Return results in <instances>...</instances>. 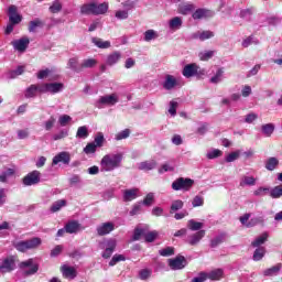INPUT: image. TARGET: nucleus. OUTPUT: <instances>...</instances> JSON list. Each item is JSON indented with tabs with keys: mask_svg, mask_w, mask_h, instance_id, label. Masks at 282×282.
Instances as JSON below:
<instances>
[{
	"mask_svg": "<svg viewBox=\"0 0 282 282\" xmlns=\"http://www.w3.org/2000/svg\"><path fill=\"white\" fill-rule=\"evenodd\" d=\"M122 153H110L106 154L100 162L102 172L116 171L122 166Z\"/></svg>",
	"mask_w": 282,
	"mask_h": 282,
	"instance_id": "f257e3e1",
	"label": "nucleus"
},
{
	"mask_svg": "<svg viewBox=\"0 0 282 282\" xmlns=\"http://www.w3.org/2000/svg\"><path fill=\"white\" fill-rule=\"evenodd\" d=\"M43 243V240L39 237L31 238L29 240H20L13 242V247L18 252H28V250H36Z\"/></svg>",
	"mask_w": 282,
	"mask_h": 282,
	"instance_id": "f03ea898",
	"label": "nucleus"
},
{
	"mask_svg": "<svg viewBox=\"0 0 282 282\" xmlns=\"http://www.w3.org/2000/svg\"><path fill=\"white\" fill-rule=\"evenodd\" d=\"M118 102H120V96L112 93L110 95L99 97V99L95 102V107H97V109H102L105 107H113L115 105H118Z\"/></svg>",
	"mask_w": 282,
	"mask_h": 282,
	"instance_id": "7ed1b4c3",
	"label": "nucleus"
},
{
	"mask_svg": "<svg viewBox=\"0 0 282 282\" xmlns=\"http://www.w3.org/2000/svg\"><path fill=\"white\" fill-rule=\"evenodd\" d=\"M195 181L193 178L178 177L172 183L173 191L188 192L193 188Z\"/></svg>",
	"mask_w": 282,
	"mask_h": 282,
	"instance_id": "20e7f679",
	"label": "nucleus"
},
{
	"mask_svg": "<svg viewBox=\"0 0 282 282\" xmlns=\"http://www.w3.org/2000/svg\"><path fill=\"white\" fill-rule=\"evenodd\" d=\"M63 89H65L63 83H46L40 85V94H59Z\"/></svg>",
	"mask_w": 282,
	"mask_h": 282,
	"instance_id": "39448f33",
	"label": "nucleus"
},
{
	"mask_svg": "<svg viewBox=\"0 0 282 282\" xmlns=\"http://www.w3.org/2000/svg\"><path fill=\"white\" fill-rule=\"evenodd\" d=\"M9 23L19 25L23 21V17L19 14L17 6L11 4L8 9Z\"/></svg>",
	"mask_w": 282,
	"mask_h": 282,
	"instance_id": "423d86ee",
	"label": "nucleus"
},
{
	"mask_svg": "<svg viewBox=\"0 0 282 282\" xmlns=\"http://www.w3.org/2000/svg\"><path fill=\"white\" fill-rule=\"evenodd\" d=\"M22 182L24 186H34L35 184H39V182H41V172L36 170L30 172L26 176L23 177Z\"/></svg>",
	"mask_w": 282,
	"mask_h": 282,
	"instance_id": "0eeeda50",
	"label": "nucleus"
},
{
	"mask_svg": "<svg viewBox=\"0 0 282 282\" xmlns=\"http://www.w3.org/2000/svg\"><path fill=\"white\" fill-rule=\"evenodd\" d=\"M69 162H72V154H69V152L67 151H63L57 153L52 161V165L56 166V164H64V165H68Z\"/></svg>",
	"mask_w": 282,
	"mask_h": 282,
	"instance_id": "6e6552de",
	"label": "nucleus"
},
{
	"mask_svg": "<svg viewBox=\"0 0 282 282\" xmlns=\"http://www.w3.org/2000/svg\"><path fill=\"white\" fill-rule=\"evenodd\" d=\"M20 268L22 270H25V268H29V270L24 271L26 276H30V274H36V272H39V264H34L33 259H29L26 261L21 262Z\"/></svg>",
	"mask_w": 282,
	"mask_h": 282,
	"instance_id": "1a4fd4ad",
	"label": "nucleus"
},
{
	"mask_svg": "<svg viewBox=\"0 0 282 282\" xmlns=\"http://www.w3.org/2000/svg\"><path fill=\"white\" fill-rule=\"evenodd\" d=\"M17 268V263L14 262V257H8L2 261V264L0 265V272L2 274H6L8 272H12Z\"/></svg>",
	"mask_w": 282,
	"mask_h": 282,
	"instance_id": "9d476101",
	"label": "nucleus"
},
{
	"mask_svg": "<svg viewBox=\"0 0 282 282\" xmlns=\"http://www.w3.org/2000/svg\"><path fill=\"white\" fill-rule=\"evenodd\" d=\"M169 265L171 270H184V268H186V258L178 256L175 259H170Z\"/></svg>",
	"mask_w": 282,
	"mask_h": 282,
	"instance_id": "9b49d317",
	"label": "nucleus"
},
{
	"mask_svg": "<svg viewBox=\"0 0 282 282\" xmlns=\"http://www.w3.org/2000/svg\"><path fill=\"white\" fill-rule=\"evenodd\" d=\"M212 17H215V12L208 9H197L192 14V18L194 19V21H199L202 19H210Z\"/></svg>",
	"mask_w": 282,
	"mask_h": 282,
	"instance_id": "f8f14e48",
	"label": "nucleus"
},
{
	"mask_svg": "<svg viewBox=\"0 0 282 282\" xmlns=\"http://www.w3.org/2000/svg\"><path fill=\"white\" fill-rule=\"evenodd\" d=\"M203 237H206V230H199L195 234H192L187 237L186 242L189 246H198L199 241H202Z\"/></svg>",
	"mask_w": 282,
	"mask_h": 282,
	"instance_id": "ddd939ff",
	"label": "nucleus"
},
{
	"mask_svg": "<svg viewBox=\"0 0 282 282\" xmlns=\"http://www.w3.org/2000/svg\"><path fill=\"white\" fill-rule=\"evenodd\" d=\"M116 229V225L113 223H104L97 227V235L99 237H105V235H109V232H113Z\"/></svg>",
	"mask_w": 282,
	"mask_h": 282,
	"instance_id": "4468645a",
	"label": "nucleus"
},
{
	"mask_svg": "<svg viewBox=\"0 0 282 282\" xmlns=\"http://www.w3.org/2000/svg\"><path fill=\"white\" fill-rule=\"evenodd\" d=\"M93 3H94V15L95 17H98L100 14H107V12L109 11L108 2L98 3L96 1H93Z\"/></svg>",
	"mask_w": 282,
	"mask_h": 282,
	"instance_id": "2eb2a0df",
	"label": "nucleus"
},
{
	"mask_svg": "<svg viewBox=\"0 0 282 282\" xmlns=\"http://www.w3.org/2000/svg\"><path fill=\"white\" fill-rule=\"evenodd\" d=\"M12 45L18 52H25V50H28V45H30V39L22 37L20 40H15L12 42Z\"/></svg>",
	"mask_w": 282,
	"mask_h": 282,
	"instance_id": "dca6fc26",
	"label": "nucleus"
},
{
	"mask_svg": "<svg viewBox=\"0 0 282 282\" xmlns=\"http://www.w3.org/2000/svg\"><path fill=\"white\" fill-rule=\"evenodd\" d=\"M120 58H122V53L116 51L110 53L107 58H106V65H108L109 67H113V65H116Z\"/></svg>",
	"mask_w": 282,
	"mask_h": 282,
	"instance_id": "f3484780",
	"label": "nucleus"
},
{
	"mask_svg": "<svg viewBox=\"0 0 282 282\" xmlns=\"http://www.w3.org/2000/svg\"><path fill=\"white\" fill-rule=\"evenodd\" d=\"M177 87V79L173 75H166L165 80L163 83V89L171 91V89H175Z\"/></svg>",
	"mask_w": 282,
	"mask_h": 282,
	"instance_id": "a211bd4d",
	"label": "nucleus"
},
{
	"mask_svg": "<svg viewBox=\"0 0 282 282\" xmlns=\"http://www.w3.org/2000/svg\"><path fill=\"white\" fill-rule=\"evenodd\" d=\"M197 69H199L197 64H187L183 68V76H185V78H193V76H195V74H197Z\"/></svg>",
	"mask_w": 282,
	"mask_h": 282,
	"instance_id": "6ab92c4d",
	"label": "nucleus"
},
{
	"mask_svg": "<svg viewBox=\"0 0 282 282\" xmlns=\"http://www.w3.org/2000/svg\"><path fill=\"white\" fill-rule=\"evenodd\" d=\"M215 36V33L213 31H203V32H196L191 35V39H199V41H208V39H213Z\"/></svg>",
	"mask_w": 282,
	"mask_h": 282,
	"instance_id": "aec40b11",
	"label": "nucleus"
},
{
	"mask_svg": "<svg viewBox=\"0 0 282 282\" xmlns=\"http://www.w3.org/2000/svg\"><path fill=\"white\" fill-rule=\"evenodd\" d=\"M155 166H158V162L155 160H150L139 163L138 169L139 171H153Z\"/></svg>",
	"mask_w": 282,
	"mask_h": 282,
	"instance_id": "412c9836",
	"label": "nucleus"
},
{
	"mask_svg": "<svg viewBox=\"0 0 282 282\" xmlns=\"http://www.w3.org/2000/svg\"><path fill=\"white\" fill-rule=\"evenodd\" d=\"M138 188L123 191V202H133V199H138Z\"/></svg>",
	"mask_w": 282,
	"mask_h": 282,
	"instance_id": "4be33fe9",
	"label": "nucleus"
},
{
	"mask_svg": "<svg viewBox=\"0 0 282 282\" xmlns=\"http://www.w3.org/2000/svg\"><path fill=\"white\" fill-rule=\"evenodd\" d=\"M62 273L66 279H76L77 276L76 269L65 264L62 267Z\"/></svg>",
	"mask_w": 282,
	"mask_h": 282,
	"instance_id": "5701e85b",
	"label": "nucleus"
},
{
	"mask_svg": "<svg viewBox=\"0 0 282 282\" xmlns=\"http://www.w3.org/2000/svg\"><path fill=\"white\" fill-rule=\"evenodd\" d=\"M97 65H98V61L96 58H86V59H83V62L80 63V69L82 72L84 69H91Z\"/></svg>",
	"mask_w": 282,
	"mask_h": 282,
	"instance_id": "b1692460",
	"label": "nucleus"
},
{
	"mask_svg": "<svg viewBox=\"0 0 282 282\" xmlns=\"http://www.w3.org/2000/svg\"><path fill=\"white\" fill-rule=\"evenodd\" d=\"M65 230L68 232V235H75L78 232V230H80V224L77 221H69L65 225Z\"/></svg>",
	"mask_w": 282,
	"mask_h": 282,
	"instance_id": "393cba45",
	"label": "nucleus"
},
{
	"mask_svg": "<svg viewBox=\"0 0 282 282\" xmlns=\"http://www.w3.org/2000/svg\"><path fill=\"white\" fill-rule=\"evenodd\" d=\"M36 91L41 94V85H31L29 88L25 90V98H34L36 96Z\"/></svg>",
	"mask_w": 282,
	"mask_h": 282,
	"instance_id": "a878e982",
	"label": "nucleus"
},
{
	"mask_svg": "<svg viewBox=\"0 0 282 282\" xmlns=\"http://www.w3.org/2000/svg\"><path fill=\"white\" fill-rule=\"evenodd\" d=\"M91 41H93L94 45L99 47V50H109V47H111V42H109V41H102L99 37H93Z\"/></svg>",
	"mask_w": 282,
	"mask_h": 282,
	"instance_id": "bb28decb",
	"label": "nucleus"
},
{
	"mask_svg": "<svg viewBox=\"0 0 282 282\" xmlns=\"http://www.w3.org/2000/svg\"><path fill=\"white\" fill-rule=\"evenodd\" d=\"M265 224V217L263 216H256L250 219V221L247 224V228H254V226H263Z\"/></svg>",
	"mask_w": 282,
	"mask_h": 282,
	"instance_id": "cd10ccee",
	"label": "nucleus"
},
{
	"mask_svg": "<svg viewBox=\"0 0 282 282\" xmlns=\"http://www.w3.org/2000/svg\"><path fill=\"white\" fill-rule=\"evenodd\" d=\"M224 276V270L216 269L207 273V279L210 281H219Z\"/></svg>",
	"mask_w": 282,
	"mask_h": 282,
	"instance_id": "c85d7f7f",
	"label": "nucleus"
},
{
	"mask_svg": "<svg viewBox=\"0 0 282 282\" xmlns=\"http://www.w3.org/2000/svg\"><path fill=\"white\" fill-rule=\"evenodd\" d=\"M143 40L147 43H150V41H155V39H158L160 34H158V31L150 29L143 33Z\"/></svg>",
	"mask_w": 282,
	"mask_h": 282,
	"instance_id": "c756f323",
	"label": "nucleus"
},
{
	"mask_svg": "<svg viewBox=\"0 0 282 282\" xmlns=\"http://www.w3.org/2000/svg\"><path fill=\"white\" fill-rule=\"evenodd\" d=\"M67 68L76 73L82 72L80 65L78 66V57L69 58L67 63Z\"/></svg>",
	"mask_w": 282,
	"mask_h": 282,
	"instance_id": "7c9ffc66",
	"label": "nucleus"
},
{
	"mask_svg": "<svg viewBox=\"0 0 282 282\" xmlns=\"http://www.w3.org/2000/svg\"><path fill=\"white\" fill-rule=\"evenodd\" d=\"M257 178L254 176H242L240 180V186H256Z\"/></svg>",
	"mask_w": 282,
	"mask_h": 282,
	"instance_id": "2f4dec72",
	"label": "nucleus"
},
{
	"mask_svg": "<svg viewBox=\"0 0 282 282\" xmlns=\"http://www.w3.org/2000/svg\"><path fill=\"white\" fill-rule=\"evenodd\" d=\"M279 166V159L271 156L265 161L267 171H274Z\"/></svg>",
	"mask_w": 282,
	"mask_h": 282,
	"instance_id": "473e14b6",
	"label": "nucleus"
},
{
	"mask_svg": "<svg viewBox=\"0 0 282 282\" xmlns=\"http://www.w3.org/2000/svg\"><path fill=\"white\" fill-rule=\"evenodd\" d=\"M280 271H281V263H279L272 268L265 269L263 271V275L264 276H276V274H279Z\"/></svg>",
	"mask_w": 282,
	"mask_h": 282,
	"instance_id": "72a5a7b5",
	"label": "nucleus"
},
{
	"mask_svg": "<svg viewBox=\"0 0 282 282\" xmlns=\"http://www.w3.org/2000/svg\"><path fill=\"white\" fill-rule=\"evenodd\" d=\"M226 241V234H220L210 240V248H217V246H221Z\"/></svg>",
	"mask_w": 282,
	"mask_h": 282,
	"instance_id": "f704fd0d",
	"label": "nucleus"
},
{
	"mask_svg": "<svg viewBox=\"0 0 282 282\" xmlns=\"http://www.w3.org/2000/svg\"><path fill=\"white\" fill-rule=\"evenodd\" d=\"M187 228L193 231H199L204 228V223L196 221L195 219H191L187 223Z\"/></svg>",
	"mask_w": 282,
	"mask_h": 282,
	"instance_id": "c9c22d12",
	"label": "nucleus"
},
{
	"mask_svg": "<svg viewBox=\"0 0 282 282\" xmlns=\"http://www.w3.org/2000/svg\"><path fill=\"white\" fill-rule=\"evenodd\" d=\"M265 241H268V232H263L261 236L256 238V240L251 242V246L253 248H259V246H263Z\"/></svg>",
	"mask_w": 282,
	"mask_h": 282,
	"instance_id": "e433bc0d",
	"label": "nucleus"
},
{
	"mask_svg": "<svg viewBox=\"0 0 282 282\" xmlns=\"http://www.w3.org/2000/svg\"><path fill=\"white\" fill-rule=\"evenodd\" d=\"M182 208H184L183 200L181 199L173 200L170 207V214L173 215V213H177V210H182Z\"/></svg>",
	"mask_w": 282,
	"mask_h": 282,
	"instance_id": "4c0bfd02",
	"label": "nucleus"
},
{
	"mask_svg": "<svg viewBox=\"0 0 282 282\" xmlns=\"http://www.w3.org/2000/svg\"><path fill=\"white\" fill-rule=\"evenodd\" d=\"M64 206H67V200L59 199L52 204L51 206V213H58Z\"/></svg>",
	"mask_w": 282,
	"mask_h": 282,
	"instance_id": "58836bf2",
	"label": "nucleus"
},
{
	"mask_svg": "<svg viewBox=\"0 0 282 282\" xmlns=\"http://www.w3.org/2000/svg\"><path fill=\"white\" fill-rule=\"evenodd\" d=\"M193 10H195V4H192V3L182 4L178 8L180 14H184V15L191 14V12H193Z\"/></svg>",
	"mask_w": 282,
	"mask_h": 282,
	"instance_id": "ea45409f",
	"label": "nucleus"
},
{
	"mask_svg": "<svg viewBox=\"0 0 282 282\" xmlns=\"http://www.w3.org/2000/svg\"><path fill=\"white\" fill-rule=\"evenodd\" d=\"M170 30H180L182 28V18L175 17L169 22Z\"/></svg>",
	"mask_w": 282,
	"mask_h": 282,
	"instance_id": "a19ab883",
	"label": "nucleus"
},
{
	"mask_svg": "<svg viewBox=\"0 0 282 282\" xmlns=\"http://www.w3.org/2000/svg\"><path fill=\"white\" fill-rule=\"evenodd\" d=\"M263 135L270 138L272 133H274V124L273 123H265L261 127Z\"/></svg>",
	"mask_w": 282,
	"mask_h": 282,
	"instance_id": "79ce46f5",
	"label": "nucleus"
},
{
	"mask_svg": "<svg viewBox=\"0 0 282 282\" xmlns=\"http://www.w3.org/2000/svg\"><path fill=\"white\" fill-rule=\"evenodd\" d=\"M12 175H14V169H7L0 174V182L6 184V182H8V177H12Z\"/></svg>",
	"mask_w": 282,
	"mask_h": 282,
	"instance_id": "37998d69",
	"label": "nucleus"
},
{
	"mask_svg": "<svg viewBox=\"0 0 282 282\" xmlns=\"http://www.w3.org/2000/svg\"><path fill=\"white\" fill-rule=\"evenodd\" d=\"M50 12H52V14H58V12H61V10H63V4L61 3L59 0H55L53 1L52 6L48 8Z\"/></svg>",
	"mask_w": 282,
	"mask_h": 282,
	"instance_id": "c03bdc74",
	"label": "nucleus"
},
{
	"mask_svg": "<svg viewBox=\"0 0 282 282\" xmlns=\"http://www.w3.org/2000/svg\"><path fill=\"white\" fill-rule=\"evenodd\" d=\"M80 14H94V1L80 7Z\"/></svg>",
	"mask_w": 282,
	"mask_h": 282,
	"instance_id": "a18cd8bd",
	"label": "nucleus"
},
{
	"mask_svg": "<svg viewBox=\"0 0 282 282\" xmlns=\"http://www.w3.org/2000/svg\"><path fill=\"white\" fill-rule=\"evenodd\" d=\"M265 257V248L258 247L253 252V261H261Z\"/></svg>",
	"mask_w": 282,
	"mask_h": 282,
	"instance_id": "49530a36",
	"label": "nucleus"
},
{
	"mask_svg": "<svg viewBox=\"0 0 282 282\" xmlns=\"http://www.w3.org/2000/svg\"><path fill=\"white\" fill-rule=\"evenodd\" d=\"M224 155V152L219 149H214L207 152L206 158L207 160H215L217 158H221Z\"/></svg>",
	"mask_w": 282,
	"mask_h": 282,
	"instance_id": "de8ad7c7",
	"label": "nucleus"
},
{
	"mask_svg": "<svg viewBox=\"0 0 282 282\" xmlns=\"http://www.w3.org/2000/svg\"><path fill=\"white\" fill-rule=\"evenodd\" d=\"M221 78H224V68H218L215 76L210 78V83L217 85L218 83H221Z\"/></svg>",
	"mask_w": 282,
	"mask_h": 282,
	"instance_id": "09e8293b",
	"label": "nucleus"
},
{
	"mask_svg": "<svg viewBox=\"0 0 282 282\" xmlns=\"http://www.w3.org/2000/svg\"><path fill=\"white\" fill-rule=\"evenodd\" d=\"M270 197H272V199H279V197H282V185L273 187L270 191Z\"/></svg>",
	"mask_w": 282,
	"mask_h": 282,
	"instance_id": "8fccbe9b",
	"label": "nucleus"
},
{
	"mask_svg": "<svg viewBox=\"0 0 282 282\" xmlns=\"http://www.w3.org/2000/svg\"><path fill=\"white\" fill-rule=\"evenodd\" d=\"M41 19H35L29 23V32H36V28H43Z\"/></svg>",
	"mask_w": 282,
	"mask_h": 282,
	"instance_id": "3c124183",
	"label": "nucleus"
},
{
	"mask_svg": "<svg viewBox=\"0 0 282 282\" xmlns=\"http://www.w3.org/2000/svg\"><path fill=\"white\" fill-rule=\"evenodd\" d=\"M130 135H131V130L124 129V130L118 132V133L115 135V140H117V141L127 140V138H129Z\"/></svg>",
	"mask_w": 282,
	"mask_h": 282,
	"instance_id": "603ef678",
	"label": "nucleus"
},
{
	"mask_svg": "<svg viewBox=\"0 0 282 282\" xmlns=\"http://www.w3.org/2000/svg\"><path fill=\"white\" fill-rule=\"evenodd\" d=\"M215 56V51H205L198 54L200 61H210Z\"/></svg>",
	"mask_w": 282,
	"mask_h": 282,
	"instance_id": "864d4df0",
	"label": "nucleus"
},
{
	"mask_svg": "<svg viewBox=\"0 0 282 282\" xmlns=\"http://www.w3.org/2000/svg\"><path fill=\"white\" fill-rule=\"evenodd\" d=\"M154 202H155V195H154L153 193H149V194L144 197L142 204H143V206H153V203H154Z\"/></svg>",
	"mask_w": 282,
	"mask_h": 282,
	"instance_id": "5fc2aeb1",
	"label": "nucleus"
},
{
	"mask_svg": "<svg viewBox=\"0 0 282 282\" xmlns=\"http://www.w3.org/2000/svg\"><path fill=\"white\" fill-rule=\"evenodd\" d=\"M270 188L268 187H259L256 191H253V195L256 197H264V195H268L270 193Z\"/></svg>",
	"mask_w": 282,
	"mask_h": 282,
	"instance_id": "6e6d98bb",
	"label": "nucleus"
},
{
	"mask_svg": "<svg viewBox=\"0 0 282 282\" xmlns=\"http://www.w3.org/2000/svg\"><path fill=\"white\" fill-rule=\"evenodd\" d=\"M89 135V131L87 130V127L82 126L77 129L76 138L85 139Z\"/></svg>",
	"mask_w": 282,
	"mask_h": 282,
	"instance_id": "4d7b16f0",
	"label": "nucleus"
},
{
	"mask_svg": "<svg viewBox=\"0 0 282 282\" xmlns=\"http://www.w3.org/2000/svg\"><path fill=\"white\" fill-rule=\"evenodd\" d=\"M241 155L240 151L231 152L225 158V162H235L236 160H239V156Z\"/></svg>",
	"mask_w": 282,
	"mask_h": 282,
	"instance_id": "13d9d810",
	"label": "nucleus"
},
{
	"mask_svg": "<svg viewBox=\"0 0 282 282\" xmlns=\"http://www.w3.org/2000/svg\"><path fill=\"white\" fill-rule=\"evenodd\" d=\"M154 239H158V231H150V232H147L144 234V240L148 242V243H153V240Z\"/></svg>",
	"mask_w": 282,
	"mask_h": 282,
	"instance_id": "bf43d9fd",
	"label": "nucleus"
},
{
	"mask_svg": "<svg viewBox=\"0 0 282 282\" xmlns=\"http://www.w3.org/2000/svg\"><path fill=\"white\" fill-rule=\"evenodd\" d=\"M159 254H161V257H172V254H175V249H173V247H166L165 249H161Z\"/></svg>",
	"mask_w": 282,
	"mask_h": 282,
	"instance_id": "052dcab7",
	"label": "nucleus"
},
{
	"mask_svg": "<svg viewBox=\"0 0 282 282\" xmlns=\"http://www.w3.org/2000/svg\"><path fill=\"white\" fill-rule=\"evenodd\" d=\"M116 19L120 21H124V19H129V11L128 10H118L115 13Z\"/></svg>",
	"mask_w": 282,
	"mask_h": 282,
	"instance_id": "680f3d73",
	"label": "nucleus"
},
{
	"mask_svg": "<svg viewBox=\"0 0 282 282\" xmlns=\"http://www.w3.org/2000/svg\"><path fill=\"white\" fill-rule=\"evenodd\" d=\"M152 274L151 269H142L139 272V278L141 279V281H147V279H150Z\"/></svg>",
	"mask_w": 282,
	"mask_h": 282,
	"instance_id": "e2e57ef3",
	"label": "nucleus"
},
{
	"mask_svg": "<svg viewBox=\"0 0 282 282\" xmlns=\"http://www.w3.org/2000/svg\"><path fill=\"white\" fill-rule=\"evenodd\" d=\"M135 1L133 0H126L121 3L122 8L129 12V10H133L135 8Z\"/></svg>",
	"mask_w": 282,
	"mask_h": 282,
	"instance_id": "0e129e2a",
	"label": "nucleus"
},
{
	"mask_svg": "<svg viewBox=\"0 0 282 282\" xmlns=\"http://www.w3.org/2000/svg\"><path fill=\"white\" fill-rule=\"evenodd\" d=\"M23 72H25V68L23 66H19L17 69L11 70L9 73V77L17 78V76H21V74H23Z\"/></svg>",
	"mask_w": 282,
	"mask_h": 282,
	"instance_id": "69168bd1",
	"label": "nucleus"
},
{
	"mask_svg": "<svg viewBox=\"0 0 282 282\" xmlns=\"http://www.w3.org/2000/svg\"><path fill=\"white\" fill-rule=\"evenodd\" d=\"M58 122L61 127H67L72 122V118L68 115H63L59 117Z\"/></svg>",
	"mask_w": 282,
	"mask_h": 282,
	"instance_id": "338daca9",
	"label": "nucleus"
},
{
	"mask_svg": "<svg viewBox=\"0 0 282 282\" xmlns=\"http://www.w3.org/2000/svg\"><path fill=\"white\" fill-rule=\"evenodd\" d=\"M208 279V273L200 272L197 276H195L192 282H205Z\"/></svg>",
	"mask_w": 282,
	"mask_h": 282,
	"instance_id": "774afa93",
	"label": "nucleus"
}]
</instances>
